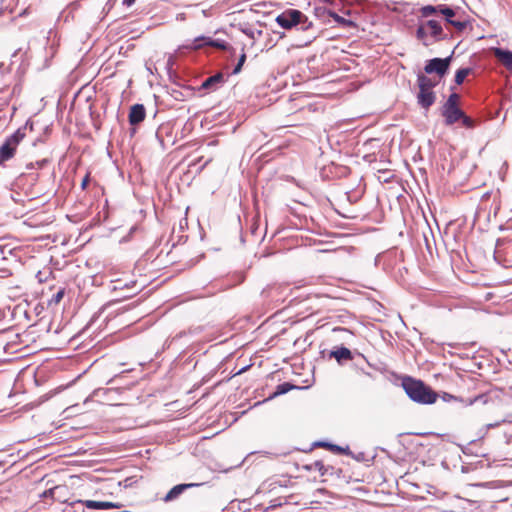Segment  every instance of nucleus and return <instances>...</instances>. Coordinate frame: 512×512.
Instances as JSON below:
<instances>
[{"instance_id": "f257e3e1", "label": "nucleus", "mask_w": 512, "mask_h": 512, "mask_svg": "<svg viewBox=\"0 0 512 512\" xmlns=\"http://www.w3.org/2000/svg\"><path fill=\"white\" fill-rule=\"evenodd\" d=\"M402 387L407 396L414 402L420 404H433L437 400V394L421 380L412 377H404Z\"/></svg>"}, {"instance_id": "f03ea898", "label": "nucleus", "mask_w": 512, "mask_h": 512, "mask_svg": "<svg viewBox=\"0 0 512 512\" xmlns=\"http://www.w3.org/2000/svg\"><path fill=\"white\" fill-rule=\"evenodd\" d=\"M419 11L423 18L441 15L446 23L452 25L457 31H462L466 28V21L455 19L456 11L446 4L425 5L421 7Z\"/></svg>"}, {"instance_id": "7ed1b4c3", "label": "nucleus", "mask_w": 512, "mask_h": 512, "mask_svg": "<svg viewBox=\"0 0 512 512\" xmlns=\"http://www.w3.org/2000/svg\"><path fill=\"white\" fill-rule=\"evenodd\" d=\"M416 37L422 41L425 46L431 44L429 38H432L434 42L444 40L447 35L444 33L440 21L436 19H430L423 21L421 20L416 30Z\"/></svg>"}, {"instance_id": "20e7f679", "label": "nucleus", "mask_w": 512, "mask_h": 512, "mask_svg": "<svg viewBox=\"0 0 512 512\" xmlns=\"http://www.w3.org/2000/svg\"><path fill=\"white\" fill-rule=\"evenodd\" d=\"M277 24L284 29H291L299 26L301 30L307 31L312 28L313 23L308 17L297 9H287L276 17Z\"/></svg>"}, {"instance_id": "39448f33", "label": "nucleus", "mask_w": 512, "mask_h": 512, "mask_svg": "<svg viewBox=\"0 0 512 512\" xmlns=\"http://www.w3.org/2000/svg\"><path fill=\"white\" fill-rule=\"evenodd\" d=\"M417 84L419 92L417 94V103L423 109H429L436 101V94L433 88L437 82L423 73L417 75Z\"/></svg>"}, {"instance_id": "423d86ee", "label": "nucleus", "mask_w": 512, "mask_h": 512, "mask_svg": "<svg viewBox=\"0 0 512 512\" xmlns=\"http://www.w3.org/2000/svg\"><path fill=\"white\" fill-rule=\"evenodd\" d=\"M452 56H448L446 58H433L426 62L424 71L426 74H437L440 77H443L450 66Z\"/></svg>"}, {"instance_id": "0eeeda50", "label": "nucleus", "mask_w": 512, "mask_h": 512, "mask_svg": "<svg viewBox=\"0 0 512 512\" xmlns=\"http://www.w3.org/2000/svg\"><path fill=\"white\" fill-rule=\"evenodd\" d=\"M204 47H214V48H218L221 50L230 49L234 52V49L229 47V45L225 41L220 40V39H212L211 37H206V36L196 37L193 40V43L191 45V48L195 49V50H198V49H201Z\"/></svg>"}, {"instance_id": "6e6552de", "label": "nucleus", "mask_w": 512, "mask_h": 512, "mask_svg": "<svg viewBox=\"0 0 512 512\" xmlns=\"http://www.w3.org/2000/svg\"><path fill=\"white\" fill-rule=\"evenodd\" d=\"M492 52L494 57L512 74V51L495 47Z\"/></svg>"}, {"instance_id": "1a4fd4ad", "label": "nucleus", "mask_w": 512, "mask_h": 512, "mask_svg": "<svg viewBox=\"0 0 512 512\" xmlns=\"http://www.w3.org/2000/svg\"><path fill=\"white\" fill-rule=\"evenodd\" d=\"M442 115L445 119V124L450 126L460 121L463 111L458 106L442 107Z\"/></svg>"}, {"instance_id": "9d476101", "label": "nucleus", "mask_w": 512, "mask_h": 512, "mask_svg": "<svg viewBox=\"0 0 512 512\" xmlns=\"http://www.w3.org/2000/svg\"><path fill=\"white\" fill-rule=\"evenodd\" d=\"M200 485L201 484H199V483H183V484L175 485L174 487H172L169 490V492L165 495L163 500L165 502L173 501V500L177 499L187 489L196 487V486H200Z\"/></svg>"}, {"instance_id": "9b49d317", "label": "nucleus", "mask_w": 512, "mask_h": 512, "mask_svg": "<svg viewBox=\"0 0 512 512\" xmlns=\"http://www.w3.org/2000/svg\"><path fill=\"white\" fill-rule=\"evenodd\" d=\"M145 116H146V110H145L144 105L143 104H134L130 108V112H129V116H128L129 123L131 125H137L145 119Z\"/></svg>"}, {"instance_id": "f8f14e48", "label": "nucleus", "mask_w": 512, "mask_h": 512, "mask_svg": "<svg viewBox=\"0 0 512 512\" xmlns=\"http://www.w3.org/2000/svg\"><path fill=\"white\" fill-rule=\"evenodd\" d=\"M329 357L336 359V361L340 365H342L344 361H349L353 359V355L350 349L344 346L337 347L334 350L330 351Z\"/></svg>"}, {"instance_id": "ddd939ff", "label": "nucleus", "mask_w": 512, "mask_h": 512, "mask_svg": "<svg viewBox=\"0 0 512 512\" xmlns=\"http://www.w3.org/2000/svg\"><path fill=\"white\" fill-rule=\"evenodd\" d=\"M224 83V75L222 73H216L213 76L206 78L201 87L206 90H216Z\"/></svg>"}, {"instance_id": "4468645a", "label": "nucleus", "mask_w": 512, "mask_h": 512, "mask_svg": "<svg viewBox=\"0 0 512 512\" xmlns=\"http://www.w3.org/2000/svg\"><path fill=\"white\" fill-rule=\"evenodd\" d=\"M73 504L74 505L75 504L85 505L89 509H102V510H107V509L116 507V505L112 502L94 501V500H86V501L78 500V501L74 502Z\"/></svg>"}, {"instance_id": "2eb2a0df", "label": "nucleus", "mask_w": 512, "mask_h": 512, "mask_svg": "<svg viewBox=\"0 0 512 512\" xmlns=\"http://www.w3.org/2000/svg\"><path fill=\"white\" fill-rule=\"evenodd\" d=\"M239 30L253 41L259 39L263 33L257 26L251 24H239Z\"/></svg>"}, {"instance_id": "dca6fc26", "label": "nucleus", "mask_w": 512, "mask_h": 512, "mask_svg": "<svg viewBox=\"0 0 512 512\" xmlns=\"http://www.w3.org/2000/svg\"><path fill=\"white\" fill-rule=\"evenodd\" d=\"M314 15L322 22H328L332 15V10L324 5L315 6L313 9Z\"/></svg>"}, {"instance_id": "f3484780", "label": "nucleus", "mask_w": 512, "mask_h": 512, "mask_svg": "<svg viewBox=\"0 0 512 512\" xmlns=\"http://www.w3.org/2000/svg\"><path fill=\"white\" fill-rule=\"evenodd\" d=\"M26 125L24 127H20L17 129L12 135H10L5 141H7L10 145H12L15 149L17 145L23 140L25 137Z\"/></svg>"}, {"instance_id": "a211bd4d", "label": "nucleus", "mask_w": 512, "mask_h": 512, "mask_svg": "<svg viewBox=\"0 0 512 512\" xmlns=\"http://www.w3.org/2000/svg\"><path fill=\"white\" fill-rule=\"evenodd\" d=\"M298 388L299 387H297L289 382L281 383V384L277 385L275 391L269 396L268 399H273L277 396L286 394L287 392L291 391L292 389H298Z\"/></svg>"}, {"instance_id": "6ab92c4d", "label": "nucleus", "mask_w": 512, "mask_h": 512, "mask_svg": "<svg viewBox=\"0 0 512 512\" xmlns=\"http://www.w3.org/2000/svg\"><path fill=\"white\" fill-rule=\"evenodd\" d=\"M15 148L5 141L0 147V161H7L14 156Z\"/></svg>"}, {"instance_id": "aec40b11", "label": "nucleus", "mask_w": 512, "mask_h": 512, "mask_svg": "<svg viewBox=\"0 0 512 512\" xmlns=\"http://www.w3.org/2000/svg\"><path fill=\"white\" fill-rule=\"evenodd\" d=\"M331 18L340 26L342 27H353L355 26V23L350 20L346 19L342 16H339L336 12L332 11Z\"/></svg>"}, {"instance_id": "412c9836", "label": "nucleus", "mask_w": 512, "mask_h": 512, "mask_svg": "<svg viewBox=\"0 0 512 512\" xmlns=\"http://www.w3.org/2000/svg\"><path fill=\"white\" fill-rule=\"evenodd\" d=\"M470 72L471 68L468 67L458 69L455 74V83L461 85Z\"/></svg>"}, {"instance_id": "4be33fe9", "label": "nucleus", "mask_w": 512, "mask_h": 512, "mask_svg": "<svg viewBox=\"0 0 512 512\" xmlns=\"http://www.w3.org/2000/svg\"><path fill=\"white\" fill-rule=\"evenodd\" d=\"M306 469L309 471H318L321 475H325L327 469L325 468L322 461H315L312 464L306 466Z\"/></svg>"}, {"instance_id": "5701e85b", "label": "nucleus", "mask_w": 512, "mask_h": 512, "mask_svg": "<svg viewBox=\"0 0 512 512\" xmlns=\"http://www.w3.org/2000/svg\"><path fill=\"white\" fill-rule=\"evenodd\" d=\"M459 95L457 93H452L449 95L448 99L444 103L443 107H452L458 106Z\"/></svg>"}, {"instance_id": "b1692460", "label": "nucleus", "mask_w": 512, "mask_h": 512, "mask_svg": "<svg viewBox=\"0 0 512 512\" xmlns=\"http://www.w3.org/2000/svg\"><path fill=\"white\" fill-rule=\"evenodd\" d=\"M327 448L333 452H337L339 454H348L349 453V447H341L335 444H327Z\"/></svg>"}, {"instance_id": "393cba45", "label": "nucleus", "mask_w": 512, "mask_h": 512, "mask_svg": "<svg viewBox=\"0 0 512 512\" xmlns=\"http://www.w3.org/2000/svg\"><path fill=\"white\" fill-rule=\"evenodd\" d=\"M478 401H482L483 403H486L487 402V397L485 395H478L476 397L469 398L467 400L466 405L471 406V405H473L474 403H476Z\"/></svg>"}, {"instance_id": "a878e982", "label": "nucleus", "mask_w": 512, "mask_h": 512, "mask_svg": "<svg viewBox=\"0 0 512 512\" xmlns=\"http://www.w3.org/2000/svg\"><path fill=\"white\" fill-rule=\"evenodd\" d=\"M460 120L462 121L463 126L466 128H472L474 126V121L470 117L466 116L464 112Z\"/></svg>"}, {"instance_id": "bb28decb", "label": "nucleus", "mask_w": 512, "mask_h": 512, "mask_svg": "<svg viewBox=\"0 0 512 512\" xmlns=\"http://www.w3.org/2000/svg\"><path fill=\"white\" fill-rule=\"evenodd\" d=\"M63 296L64 290H59L56 294L53 295L52 301L57 304L62 300Z\"/></svg>"}, {"instance_id": "cd10ccee", "label": "nucleus", "mask_w": 512, "mask_h": 512, "mask_svg": "<svg viewBox=\"0 0 512 512\" xmlns=\"http://www.w3.org/2000/svg\"><path fill=\"white\" fill-rule=\"evenodd\" d=\"M245 61H246V53L244 52V49H242V53L238 59V62L240 65H244Z\"/></svg>"}, {"instance_id": "c85d7f7f", "label": "nucleus", "mask_w": 512, "mask_h": 512, "mask_svg": "<svg viewBox=\"0 0 512 512\" xmlns=\"http://www.w3.org/2000/svg\"><path fill=\"white\" fill-rule=\"evenodd\" d=\"M243 65H240L239 62H237L236 66L234 67L233 71H232V74L236 75L238 74L241 69H242Z\"/></svg>"}, {"instance_id": "c756f323", "label": "nucleus", "mask_w": 512, "mask_h": 512, "mask_svg": "<svg viewBox=\"0 0 512 512\" xmlns=\"http://www.w3.org/2000/svg\"><path fill=\"white\" fill-rule=\"evenodd\" d=\"M8 104V97H0V107Z\"/></svg>"}, {"instance_id": "7c9ffc66", "label": "nucleus", "mask_w": 512, "mask_h": 512, "mask_svg": "<svg viewBox=\"0 0 512 512\" xmlns=\"http://www.w3.org/2000/svg\"><path fill=\"white\" fill-rule=\"evenodd\" d=\"M136 0H123V5L130 7L135 3Z\"/></svg>"}, {"instance_id": "2f4dec72", "label": "nucleus", "mask_w": 512, "mask_h": 512, "mask_svg": "<svg viewBox=\"0 0 512 512\" xmlns=\"http://www.w3.org/2000/svg\"><path fill=\"white\" fill-rule=\"evenodd\" d=\"M210 9H202L200 12L204 17H209L211 15Z\"/></svg>"}, {"instance_id": "473e14b6", "label": "nucleus", "mask_w": 512, "mask_h": 512, "mask_svg": "<svg viewBox=\"0 0 512 512\" xmlns=\"http://www.w3.org/2000/svg\"><path fill=\"white\" fill-rule=\"evenodd\" d=\"M176 19H177L178 21H184V20L186 19V15H185L184 13H179V14H177V16H176Z\"/></svg>"}, {"instance_id": "72a5a7b5", "label": "nucleus", "mask_w": 512, "mask_h": 512, "mask_svg": "<svg viewBox=\"0 0 512 512\" xmlns=\"http://www.w3.org/2000/svg\"><path fill=\"white\" fill-rule=\"evenodd\" d=\"M499 425H500V422L489 423V424H487V429L495 428V427H498Z\"/></svg>"}, {"instance_id": "f704fd0d", "label": "nucleus", "mask_w": 512, "mask_h": 512, "mask_svg": "<svg viewBox=\"0 0 512 512\" xmlns=\"http://www.w3.org/2000/svg\"><path fill=\"white\" fill-rule=\"evenodd\" d=\"M327 444H329V443L328 442H322V441H319V442L315 443V445L319 446V447H327Z\"/></svg>"}, {"instance_id": "c9c22d12", "label": "nucleus", "mask_w": 512, "mask_h": 512, "mask_svg": "<svg viewBox=\"0 0 512 512\" xmlns=\"http://www.w3.org/2000/svg\"><path fill=\"white\" fill-rule=\"evenodd\" d=\"M87 183H88V178L86 177L83 179L81 187L84 189L86 187Z\"/></svg>"}, {"instance_id": "e433bc0d", "label": "nucleus", "mask_w": 512, "mask_h": 512, "mask_svg": "<svg viewBox=\"0 0 512 512\" xmlns=\"http://www.w3.org/2000/svg\"><path fill=\"white\" fill-rule=\"evenodd\" d=\"M4 73V65L0 64V75Z\"/></svg>"}]
</instances>
